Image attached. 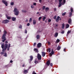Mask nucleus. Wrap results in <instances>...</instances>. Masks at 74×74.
I'll return each mask as SVG.
<instances>
[{
    "label": "nucleus",
    "instance_id": "nucleus-5",
    "mask_svg": "<svg viewBox=\"0 0 74 74\" xmlns=\"http://www.w3.org/2000/svg\"><path fill=\"white\" fill-rule=\"evenodd\" d=\"M9 22V21L7 19L3 20L2 21V23H4V24H6V23H8Z\"/></svg>",
    "mask_w": 74,
    "mask_h": 74
},
{
    "label": "nucleus",
    "instance_id": "nucleus-63",
    "mask_svg": "<svg viewBox=\"0 0 74 74\" xmlns=\"http://www.w3.org/2000/svg\"><path fill=\"white\" fill-rule=\"evenodd\" d=\"M37 14H39V12H38L37 13Z\"/></svg>",
    "mask_w": 74,
    "mask_h": 74
},
{
    "label": "nucleus",
    "instance_id": "nucleus-9",
    "mask_svg": "<svg viewBox=\"0 0 74 74\" xmlns=\"http://www.w3.org/2000/svg\"><path fill=\"white\" fill-rule=\"evenodd\" d=\"M53 54H54L53 50V49H52L51 52L50 53L49 55L51 56H52V55H53Z\"/></svg>",
    "mask_w": 74,
    "mask_h": 74
},
{
    "label": "nucleus",
    "instance_id": "nucleus-62",
    "mask_svg": "<svg viewBox=\"0 0 74 74\" xmlns=\"http://www.w3.org/2000/svg\"><path fill=\"white\" fill-rule=\"evenodd\" d=\"M25 65L24 64L23 65L22 67H25Z\"/></svg>",
    "mask_w": 74,
    "mask_h": 74
},
{
    "label": "nucleus",
    "instance_id": "nucleus-1",
    "mask_svg": "<svg viewBox=\"0 0 74 74\" xmlns=\"http://www.w3.org/2000/svg\"><path fill=\"white\" fill-rule=\"evenodd\" d=\"M7 32L6 31H4V34L3 35L2 37V40H2V41L3 42H4V41L6 40L5 36H6V34H7Z\"/></svg>",
    "mask_w": 74,
    "mask_h": 74
},
{
    "label": "nucleus",
    "instance_id": "nucleus-60",
    "mask_svg": "<svg viewBox=\"0 0 74 74\" xmlns=\"http://www.w3.org/2000/svg\"><path fill=\"white\" fill-rule=\"evenodd\" d=\"M10 63H12V62H13V61H12V60H11L10 61Z\"/></svg>",
    "mask_w": 74,
    "mask_h": 74
},
{
    "label": "nucleus",
    "instance_id": "nucleus-47",
    "mask_svg": "<svg viewBox=\"0 0 74 74\" xmlns=\"http://www.w3.org/2000/svg\"><path fill=\"white\" fill-rule=\"evenodd\" d=\"M57 42H60V40H59V39H57Z\"/></svg>",
    "mask_w": 74,
    "mask_h": 74
},
{
    "label": "nucleus",
    "instance_id": "nucleus-40",
    "mask_svg": "<svg viewBox=\"0 0 74 74\" xmlns=\"http://www.w3.org/2000/svg\"><path fill=\"white\" fill-rule=\"evenodd\" d=\"M32 21V18H30L29 20V22H30Z\"/></svg>",
    "mask_w": 74,
    "mask_h": 74
},
{
    "label": "nucleus",
    "instance_id": "nucleus-3",
    "mask_svg": "<svg viewBox=\"0 0 74 74\" xmlns=\"http://www.w3.org/2000/svg\"><path fill=\"white\" fill-rule=\"evenodd\" d=\"M14 12L15 15L17 16L18 15V14H19V10H18V9L16 8H15L14 9Z\"/></svg>",
    "mask_w": 74,
    "mask_h": 74
},
{
    "label": "nucleus",
    "instance_id": "nucleus-52",
    "mask_svg": "<svg viewBox=\"0 0 74 74\" xmlns=\"http://www.w3.org/2000/svg\"><path fill=\"white\" fill-rule=\"evenodd\" d=\"M33 5H36V3H33Z\"/></svg>",
    "mask_w": 74,
    "mask_h": 74
},
{
    "label": "nucleus",
    "instance_id": "nucleus-42",
    "mask_svg": "<svg viewBox=\"0 0 74 74\" xmlns=\"http://www.w3.org/2000/svg\"><path fill=\"white\" fill-rule=\"evenodd\" d=\"M41 18H42V17H40L39 18H38V20L39 21L40 20H41Z\"/></svg>",
    "mask_w": 74,
    "mask_h": 74
},
{
    "label": "nucleus",
    "instance_id": "nucleus-61",
    "mask_svg": "<svg viewBox=\"0 0 74 74\" xmlns=\"http://www.w3.org/2000/svg\"><path fill=\"white\" fill-rule=\"evenodd\" d=\"M55 26L56 27H58V25H57V24H56V26Z\"/></svg>",
    "mask_w": 74,
    "mask_h": 74
},
{
    "label": "nucleus",
    "instance_id": "nucleus-18",
    "mask_svg": "<svg viewBox=\"0 0 74 74\" xmlns=\"http://www.w3.org/2000/svg\"><path fill=\"white\" fill-rule=\"evenodd\" d=\"M61 48V47H60V46L59 45L57 47V50H58V51H59V50H60V49Z\"/></svg>",
    "mask_w": 74,
    "mask_h": 74
},
{
    "label": "nucleus",
    "instance_id": "nucleus-20",
    "mask_svg": "<svg viewBox=\"0 0 74 74\" xmlns=\"http://www.w3.org/2000/svg\"><path fill=\"white\" fill-rule=\"evenodd\" d=\"M12 19L13 21H15L16 20V18L15 17H13L12 18Z\"/></svg>",
    "mask_w": 74,
    "mask_h": 74
},
{
    "label": "nucleus",
    "instance_id": "nucleus-31",
    "mask_svg": "<svg viewBox=\"0 0 74 74\" xmlns=\"http://www.w3.org/2000/svg\"><path fill=\"white\" fill-rule=\"evenodd\" d=\"M19 29H22V26L21 25H20V26H19Z\"/></svg>",
    "mask_w": 74,
    "mask_h": 74
},
{
    "label": "nucleus",
    "instance_id": "nucleus-36",
    "mask_svg": "<svg viewBox=\"0 0 74 74\" xmlns=\"http://www.w3.org/2000/svg\"><path fill=\"white\" fill-rule=\"evenodd\" d=\"M34 63L36 64H37V63H38V61H36V60H35L34 61Z\"/></svg>",
    "mask_w": 74,
    "mask_h": 74
},
{
    "label": "nucleus",
    "instance_id": "nucleus-8",
    "mask_svg": "<svg viewBox=\"0 0 74 74\" xmlns=\"http://www.w3.org/2000/svg\"><path fill=\"white\" fill-rule=\"evenodd\" d=\"M42 46V44L41 43H39L37 44V47L39 48Z\"/></svg>",
    "mask_w": 74,
    "mask_h": 74
},
{
    "label": "nucleus",
    "instance_id": "nucleus-46",
    "mask_svg": "<svg viewBox=\"0 0 74 74\" xmlns=\"http://www.w3.org/2000/svg\"><path fill=\"white\" fill-rule=\"evenodd\" d=\"M34 46V47H35V46H36V43L35 42L34 43V45H33Z\"/></svg>",
    "mask_w": 74,
    "mask_h": 74
},
{
    "label": "nucleus",
    "instance_id": "nucleus-64",
    "mask_svg": "<svg viewBox=\"0 0 74 74\" xmlns=\"http://www.w3.org/2000/svg\"><path fill=\"white\" fill-rule=\"evenodd\" d=\"M61 18H60L59 19L60 21H61Z\"/></svg>",
    "mask_w": 74,
    "mask_h": 74
},
{
    "label": "nucleus",
    "instance_id": "nucleus-44",
    "mask_svg": "<svg viewBox=\"0 0 74 74\" xmlns=\"http://www.w3.org/2000/svg\"><path fill=\"white\" fill-rule=\"evenodd\" d=\"M50 66H51L52 67V66H53V64H52V63H51L50 64Z\"/></svg>",
    "mask_w": 74,
    "mask_h": 74
},
{
    "label": "nucleus",
    "instance_id": "nucleus-7",
    "mask_svg": "<svg viewBox=\"0 0 74 74\" xmlns=\"http://www.w3.org/2000/svg\"><path fill=\"white\" fill-rule=\"evenodd\" d=\"M2 2L3 3V4H5V6H7V5H8V3H7V2L6 1L2 0Z\"/></svg>",
    "mask_w": 74,
    "mask_h": 74
},
{
    "label": "nucleus",
    "instance_id": "nucleus-56",
    "mask_svg": "<svg viewBox=\"0 0 74 74\" xmlns=\"http://www.w3.org/2000/svg\"><path fill=\"white\" fill-rule=\"evenodd\" d=\"M5 43L6 44H7L8 43V41H5Z\"/></svg>",
    "mask_w": 74,
    "mask_h": 74
},
{
    "label": "nucleus",
    "instance_id": "nucleus-55",
    "mask_svg": "<svg viewBox=\"0 0 74 74\" xmlns=\"http://www.w3.org/2000/svg\"><path fill=\"white\" fill-rule=\"evenodd\" d=\"M39 2L40 3H41V1H42V0H39Z\"/></svg>",
    "mask_w": 74,
    "mask_h": 74
},
{
    "label": "nucleus",
    "instance_id": "nucleus-37",
    "mask_svg": "<svg viewBox=\"0 0 74 74\" xmlns=\"http://www.w3.org/2000/svg\"><path fill=\"white\" fill-rule=\"evenodd\" d=\"M31 7L32 8H34V6L33 5H31Z\"/></svg>",
    "mask_w": 74,
    "mask_h": 74
},
{
    "label": "nucleus",
    "instance_id": "nucleus-48",
    "mask_svg": "<svg viewBox=\"0 0 74 74\" xmlns=\"http://www.w3.org/2000/svg\"><path fill=\"white\" fill-rule=\"evenodd\" d=\"M49 22H51V19H49L48 20Z\"/></svg>",
    "mask_w": 74,
    "mask_h": 74
},
{
    "label": "nucleus",
    "instance_id": "nucleus-39",
    "mask_svg": "<svg viewBox=\"0 0 74 74\" xmlns=\"http://www.w3.org/2000/svg\"><path fill=\"white\" fill-rule=\"evenodd\" d=\"M7 19L9 20L11 19V17H10L8 16L7 17Z\"/></svg>",
    "mask_w": 74,
    "mask_h": 74
},
{
    "label": "nucleus",
    "instance_id": "nucleus-30",
    "mask_svg": "<svg viewBox=\"0 0 74 74\" xmlns=\"http://www.w3.org/2000/svg\"><path fill=\"white\" fill-rule=\"evenodd\" d=\"M22 12H24V13H26L27 12V11H26V10H22Z\"/></svg>",
    "mask_w": 74,
    "mask_h": 74
},
{
    "label": "nucleus",
    "instance_id": "nucleus-32",
    "mask_svg": "<svg viewBox=\"0 0 74 74\" xmlns=\"http://www.w3.org/2000/svg\"><path fill=\"white\" fill-rule=\"evenodd\" d=\"M66 14V12H64L62 14V16H64Z\"/></svg>",
    "mask_w": 74,
    "mask_h": 74
},
{
    "label": "nucleus",
    "instance_id": "nucleus-35",
    "mask_svg": "<svg viewBox=\"0 0 74 74\" xmlns=\"http://www.w3.org/2000/svg\"><path fill=\"white\" fill-rule=\"evenodd\" d=\"M3 49H2V51L3 52H5V50H6V49H7L6 48H5L4 49V48Z\"/></svg>",
    "mask_w": 74,
    "mask_h": 74
},
{
    "label": "nucleus",
    "instance_id": "nucleus-58",
    "mask_svg": "<svg viewBox=\"0 0 74 74\" xmlns=\"http://www.w3.org/2000/svg\"><path fill=\"white\" fill-rule=\"evenodd\" d=\"M64 52H66V49L65 48L64 49Z\"/></svg>",
    "mask_w": 74,
    "mask_h": 74
},
{
    "label": "nucleus",
    "instance_id": "nucleus-6",
    "mask_svg": "<svg viewBox=\"0 0 74 74\" xmlns=\"http://www.w3.org/2000/svg\"><path fill=\"white\" fill-rule=\"evenodd\" d=\"M37 58L38 60H41V56L39 53L37 54Z\"/></svg>",
    "mask_w": 74,
    "mask_h": 74
},
{
    "label": "nucleus",
    "instance_id": "nucleus-43",
    "mask_svg": "<svg viewBox=\"0 0 74 74\" xmlns=\"http://www.w3.org/2000/svg\"><path fill=\"white\" fill-rule=\"evenodd\" d=\"M71 12H73V9L72 8H71Z\"/></svg>",
    "mask_w": 74,
    "mask_h": 74
},
{
    "label": "nucleus",
    "instance_id": "nucleus-16",
    "mask_svg": "<svg viewBox=\"0 0 74 74\" xmlns=\"http://www.w3.org/2000/svg\"><path fill=\"white\" fill-rule=\"evenodd\" d=\"M23 73L24 74H27V73H28V71L25 70L24 71Z\"/></svg>",
    "mask_w": 74,
    "mask_h": 74
},
{
    "label": "nucleus",
    "instance_id": "nucleus-50",
    "mask_svg": "<svg viewBox=\"0 0 74 74\" xmlns=\"http://www.w3.org/2000/svg\"><path fill=\"white\" fill-rule=\"evenodd\" d=\"M27 26H30V23H28L27 24Z\"/></svg>",
    "mask_w": 74,
    "mask_h": 74
},
{
    "label": "nucleus",
    "instance_id": "nucleus-23",
    "mask_svg": "<svg viewBox=\"0 0 74 74\" xmlns=\"http://www.w3.org/2000/svg\"><path fill=\"white\" fill-rule=\"evenodd\" d=\"M34 50L35 51H36L37 53L38 52V50L37 49H34Z\"/></svg>",
    "mask_w": 74,
    "mask_h": 74
},
{
    "label": "nucleus",
    "instance_id": "nucleus-26",
    "mask_svg": "<svg viewBox=\"0 0 74 74\" xmlns=\"http://www.w3.org/2000/svg\"><path fill=\"white\" fill-rule=\"evenodd\" d=\"M45 19H46V17L45 16H43V18H42V20L43 21H45Z\"/></svg>",
    "mask_w": 74,
    "mask_h": 74
},
{
    "label": "nucleus",
    "instance_id": "nucleus-12",
    "mask_svg": "<svg viewBox=\"0 0 74 74\" xmlns=\"http://www.w3.org/2000/svg\"><path fill=\"white\" fill-rule=\"evenodd\" d=\"M30 59H29V63H30V62L31 61H32L33 60V56H30Z\"/></svg>",
    "mask_w": 74,
    "mask_h": 74
},
{
    "label": "nucleus",
    "instance_id": "nucleus-11",
    "mask_svg": "<svg viewBox=\"0 0 74 74\" xmlns=\"http://www.w3.org/2000/svg\"><path fill=\"white\" fill-rule=\"evenodd\" d=\"M51 63V61L50 60H48L46 62V65L49 66V64H50V63Z\"/></svg>",
    "mask_w": 74,
    "mask_h": 74
},
{
    "label": "nucleus",
    "instance_id": "nucleus-25",
    "mask_svg": "<svg viewBox=\"0 0 74 74\" xmlns=\"http://www.w3.org/2000/svg\"><path fill=\"white\" fill-rule=\"evenodd\" d=\"M71 33V31H68V32H67V34L66 35V36H68L69 35V33Z\"/></svg>",
    "mask_w": 74,
    "mask_h": 74
},
{
    "label": "nucleus",
    "instance_id": "nucleus-14",
    "mask_svg": "<svg viewBox=\"0 0 74 74\" xmlns=\"http://www.w3.org/2000/svg\"><path fill=\"white\" fill-rule=\"evenodd\" d=\"M11 47V44H9L8 45V48H7V51H9L10 50V48Z\"/></svg>",
    "mask_w": 74,
    "mask_h": 74
},
{
    "label": "nucleus",
    "instance_id": "nucleus-10",
    "mask_svg": "<svg viewBox=\"0 0 74 74\" xmlns=\"http://www.w3.org/2000/svg\"><path fill=\"white\" fill-rule=\"evenodd\" d=\"M72 22V20L71 18H70L68 20V23L69 24L71 25V23Z\"/></svg>",
    "mask_w": 74,
    "mask_h": 74
},
{
    "label": "nucleus",
    "instance_id": "nucleus-57",
    "mask_svg": "<svg viewBox=\"0 0 74 74\" xmlns=\"http://www.w3.org/2000/svg\"><path fill=\"white\" fill-rule=\"evenodd\" d=\"M57 9L56 8H54V11H56Z\"/></svg>",
    "mask_w": 74,
    "mask_h": 74
},
{
    "label": "nucleus",
    "instance_id": "nucleus-24",
    "mask_svg": "<svg viewBox=\"0 0 74 74\" xmlns=\"http://www.w3.org/2000/svg\"><path fill=\"white\" fill-rule=\"evenodd\" d=\"M62 29H64V24L63 23L62 24Z\"/></svg>",
    "mask_w": 74,
    "mask_h": 74
},
{
    "label": "nucleus",
    "instance_id": "nucleus-34",
    "mask_svg": "<svg viewBox=\"0 0 74 74\" xmlns=\"http://www.w3.org/2000/svg\"><path fill=\"white\" fill-rule=\"evenodd\" d=\"M36 38L37 39H39L40 38V36L38 35L36 36Z\"/></svg>",
    "mask_w": 74,
    "mask_h": 74
},
{
    "label": "nucleus",
    "instance_id": "nucleus-17",
    "mask_svg": "<svg viewBox=\"0 0 74 74\" xmlns=\"http://www.w3.org/2000/svg\"><path fill=\"white\" fill-rule=\"evenodd\" d=\"M49 8L48 7H46L45 8V10L46 12H47L48 10H49Z\"/></svg>",
    "mask_w": 74,
    "mask_h": 74
},
{
    "label": "nucleus",
    "instance_id": "nucleus-22",
    "mask_svg": "<svg viewBox=\"0 0 74 74\" xmlns=\"http://www.w3.org/2000/svg\"><path fill=\"white\" fill-rule=\"evenodd\" d=\"M70 27V25L69 24H67L66 25V29H67V28H69Z\"/></svg>",
    "mask_w": 74,
    "mask_h": 74
},
{
    "label": "nucleus",
    "instance_id": "nucleus-51",
    "mask_svg": "<svg viewBox=\"0 0 74 74\" xmlns=\"http://www.w3.org/2000/svg\"><path fill=\"white\" fill-rule=\"evenodd\" d=\"M27 30L26 29H25V33H26V34L27 33Z\"/></svg>",
    "mask_w": 74,
    "mask_h": 74
},
{
    "label": "nucleus",
    "instance_id": "nucleus-41",
    "mask_svg": "<svg viewBox=\"0 0 74 74\" xmlns=\"http://www.w3.org/2000/svg\"><path fill=\"white\" fill-rule=\"evenodd\" d=\"M57 17V16H55L53 17V19H56V17Z\"/></svg>",
    "mask_w": 74,
    "mask_h": 74
},
{
    "label": "nucleus",
    "instance_id": "nucleus-45",
    "mask_svg": "<svg viewBox=\"0 0 74 74\" xmlns=\"http://www.w3.org/2000/svg\"><path fill=\"white\" fill-rule=\"evenodd\" d=\"M32 74H37L36 73H35V71H33L32 72Z\"/></svg>",
    "mask_w": 74,
    "mask_h": 74
},
{
    "label": "nucleus",
    "instance_id": "nucleus-13",
    "mask_svg": "<svg viewBox=\"0 0 74 74\" xmlns=\"http://www.w3.org/2000/svg\"><path fill=\"white\" fill-rule=\"evenodd\" d=\"M59 18H60V17H59V16H58L57 18L56 19V21L57 22H59Z\"/></svg>",
    "mask_w": 74,
    "mask_h": 74
},
{
    "label": "nucleus",
    "instance_id": "nucleus-49",
    "mask_svg": "<svg viewBox=\"0 0 74 74\" xmlns=\"http://www.w3.org/2000/svg\"><path fill=\"white\" fill-rule=\"evenodd\" d=\"M61 33L62 34H64V31H63L61 32Z\"/></svg>",
    "mask_w": 74,
    "mask_h": 74
},
{
    "label": "nucleus",
    "instance_id": "nucleus-53",
    "mask_svg": "<svg viewBox=\"0 0 74 74\" xmlns=\"http://www.w3.org/2000/svg\"><path fill=\"white\" fill-rule=\"evenodd\" d=\"M48 43L49 45H50V44H51V43H50V42H49V41L48 42Z\"/></svg>",
    "mask_w": 74,
    "mask_h": 74
},
{
    "label": "nucleus",
    "instance_id": "nucleus-54",
    "mask_svg": "<svg viewBox=\"0 0 74 74\" xmlns=\"http://www.w3.org/2000/svg\"><path fill=\"white\" fill-rule=\"evenodd\" d=\"M1 55H3L4 54V52H1Z\"/></svg>",
    "mask_w": 74,
    "mask_h": 74
},
{
    "label": "nucleus",
    "instance_id": "nucleus-15",
    "mask_svg": "<svg viewBox=\"0 0 74 74\" xmlns=\"http://www.w3.org/2000/svg\"><path fill=\"white\" fill-rule=\"evenodd\" d=\"M42 57H44L45 56V53L42 51Z\"/></svg>",
    "mask_w": 74,
    "mask_h": 74
},
{
    "label": "nucleus",
    "instance_id": "nucleus-21",
    "mask_svg": "<svg viewBox=\"0 0 74 74\" xmlns=\"http://www.w3.org/2000/svg\"><path fill=\"white\" fill-rule=\"evenodd\" d=\"M33 25H36V20H33Z\"/></svg>",
    "mask_w": 74,
    "mask_h": 74
},
{
    "label": "nucleus",
    "instance_id": "nucleus-28",
    "mask_svg": "<svg viewBox=\"0 0 74 74\" xmlns=\"http://www.w3.org/2000/svg\"><path fill=\"white\" fill-rule=\"evenodd\" d=\"M49 51V52H51V48H49L47 49V52Z\"/></svg>",
    "mask_w": 74,
    "mask_h": 74
},
{
    "label": "nucleus",
    "instance_id": "nucleus-4",
    "mask_svg": "<svg viewBox=\"0 0 74 74\" xmlns=\"http://www.w3.org/2000/svg\"><path fill=\"white\" fill-rule=\"evenodd\" d=\"M1 47L2 48V49H3L4 48H6L7 49V48L8 47V44H5L3 43V44L1 45Z\"/></svg>",
    "mask_w": 74,
    "mask_h": 74
},
{
    "label": "nucleus",
    "instance_id": "nucleus-33",
    "mask_svg": "<svg viewBox=\"0 0 74 74\" xmlns=\"http://www.w3.org/2000/svg\"><path fill=\"white\" fill-rule=\"evenodd\" d=\"M45 6H43L42 7V10H45Z\"/></svg>",
    "mask_w": 74,
    "mask_h": 74
},
{
    "label": "nucleus",
    "instance_id": "nucleus-59",
    "mask_svg": "<svg viewBox=\"0 0 74 74\" xmlns=\"http://www.w3.org/2000/svg\"><path fill=\"white\" fill-rule=\"evenodd\" d=\"M28 21V20L27 19H26L25 21V22H27Z\"/></svg>",
    "mask_w": 74,
    "mask_h": 74
},
{
    "label": "nucleus",
    "instance_id": "nucleus-38",
    "mask_svg": "<svg viewBox=\"0 0 74 74\" xmlns=\"http://www.w3.org/2000/svg\"><path fill=\"white\" fill-rule=\"evenodd\" d=\"M14 3L13 2H11L10 3V4H11V5H14Z\"/></svg>",
    "mask_w": 74,
    "mask_h": 74
},
{
    "label": "nucleus",
    "instance_id": "nucleus-2",
    "mask_svg": "<svg viewBox=\"0 0 74 74\" xmlns=\"http://www.w3.org/2000/svg\"><path fill=\"white\" fill-rule=\"evenodd\" d=\"M59 4L58 5V7H60L62 6V5H64L66 3V0H63L62 1V0H59Z\"/></svg>",
    "mask_w": 74,
    "mask_h": 74
},
{
    "label": "nucleus",
    "instance_id": "nucleus-27",
    "mask_svg": "<svg viewBox=\"0 0 74 74\" xmlns=\"http://www.w3.org/2000/svg\"><path fill=\"white\" fill-rule=\"evenodd\" d=\"M4 56H5V57H7V53H4V54L3 55Z\"/></svg>",
    "mask_w": 74,
    "mask_h": 74
},
{
    "label": "nucleus",
    "instance_id": "nucleus-19",
    "mask_svg": "<svg viewBox=\"0 0 74 74\" xmlns=\"http://www.w3.org/2000/svg\"><path fill=\"white\" fill-rule=\"evenodd\" d=\"M58 33L56 32L55 34L54 37H58Z\"/></svg>",
    "mask_w": 74,
    "mask_h": 74
},
{
    "label": "nucleus",
    "instance_id": "nucleus-29",
    "mask_svg": "<svg viewBox=\"0 0 74 74\" xmlns=\"http://www.w3.org/2000/svg\"><path fill=\"white\" fill-rule=\"evenodd\" d=\"M69 17H70L71 15H72V12H70L69 13Z\"/></svg>",
    "mask_w": 74,
    "mask_h": 74
}]
</instances>
